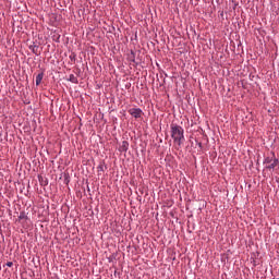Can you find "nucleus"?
<instances>
[{
    "mask_svg": "<svg viewBox=\"0 0 279 279\" xmlns=\"http://www.w3.org/2000/svg\"><path fill=\"white\" fill-rule=\"evenodd\" d=\"M171 138H173L175 145H182L184 143V129L178 124H171Z\"/></svg>",
    "mask_w": 279,
    "mask_h": 279,
    "instance_id": "obj_1",
    "label": "nucleus"
},
{
    "mask_svg": "<svg viewBox=\"0 0 279 279\" xmlns=\"http://www.w3.org/2000/svg\"><path fill=\"white\" fill-rule=\"evenodd\" d=\"M129 114L134 117V119H141V117H143V110L141 108H131Z\"/></svg>",
    "mask_w": 279,
    "mask_h": 279,
    "instance_id": "obj_2",
    "label": "nucleus"
},
{
    "mask_svg": "<svg viewBox=\"0 0 279 279\" xmlns=\"http://www.w3.org/2000/svg\"><path fill=\"white\" fill-rule=\"evenodd\" d=\"M279 169V160L274 159V161L267 167V169Z\"/></svg>",
    "mask_w": 279,
    "mask_h": 279,
    "instance_id": "obj_3",
    "label": "nucleus"
},
{
    "mask_svg": "<svg viewBox=\"0 0 279 279\" xmlns=\"http://www.w3.org/2000/svg\"><path fill=\"white\" fill-rule=\"evenodd\" d=\"M69 82H72V84H77V76H75L74 74H70L69 75Z\"/></svg>",
    "mask_w": 279,
    "mask_h": 279,
    "instance_id": "obj_4",
    "label": "nucleus"
},
{
    "mask_svg": "<svg viewBox=\"0 0 279 279\" xmlns=\"http://www.w3.org/2000/svg\"><path fill=\"white\" fill-rule=\"evenodd\" d=\"M43 77H44V74L40 73L36 76V85L37 86H40V84L43 83Z\"/></svg>",
    "mask_w": 279,
    "mask_h": 279,
    "instance_id": "obj_5",
    "label": "nucleus"
},
{
    "mask_svg": "<svg viewBox=\"0 0 279 279\" xmlns=\"http://www.w3.org/2000/svg\"><path fill=\"white\" fill-rule=\"evenodd\" d=\"M13 265H14V263H12V262L7 263V267H12Z\"/></svg>",
    "mask_w": 279,
    "mask_h": 279,
    "instance_id": "obj_6",
    "label": "nucleus"
}]
</instances>
